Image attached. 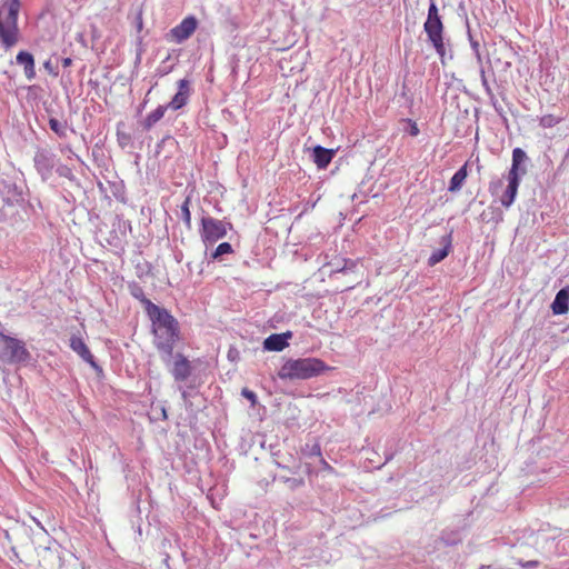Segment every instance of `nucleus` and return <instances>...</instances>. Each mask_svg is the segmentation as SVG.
<instances>
[{"instance_id": "nucleus-2", "label": "nucleus", "mask_w": 569, "mask_h": 569, "mask_svg": "<svg viewBox=\"0 0 569 569\" xmlns=\"http://www.w3.org/2000/svg\"><path fill=\"white\" fill-rule=\"evenodd\" d=\"M21 9L20 0H1L0 2V47L9 51L21 39L18 23Z\"/></svg>"}, {"instance_id": "nucleus-21", "label": "nucleus", "mask_w": 569, "mask_h": 569, "mask_svg": "<svg viewBox=\"0 0 569 569\" xmlns=\"http://www.w3.org/2000/svg\"><path fill=\"white\" fill-rule=\"evenodd\" d=\"M450 249V236L448 237L447 244L445 248L436 250L431 253V256L428 259L429 266H435L442 261L448 254Z\"/></svg>"}, {"instance_id": "nucleus-29", "label": "nucleus", "mask_w": 569, "mask_h": 569, "mask_svg": "<svg viewBox=\"0 0 569 569\" xmlns=\"http://www.w3.org/2000/svg\"><path fill=\"white\" fill-rule=\"evenodd\" d=\"M502 186V182L499 180V181H496V182H491L490 183V187H489V190L491 192L492 196H497L498 194V189Z\"/></svg>"}, {"instance_id": "nucleus-7", "label": "nucleus", "mask_w": 569, "mask_h": 569, "mask_svg": "<svg viewBox=\"0 0 569 569\" xmlns=\"http://www.w3.org/2000/svg\"><path fill=\"white\" fill-rule=\"evenodd\" d=\"M36 552L40 569H61L63 567L62 550L57 542L47 547L40 546L36 549Z\"/></svg>"}, {"instance_id": "nucleus-19", "label": "nucleus", "mask_w": 569, "mask_h": 569, "mask_svg": "<svg viewBox=\"0 0 569 569\" xmlns=\"http://www.w3.org/2000/svg\"><path fill=\"white\" fill-rule=\"evenodd\" d=\"M467 167L468 163H465L450 179L448 188L450 192H457L461 189L462 184L465 183V180L468 177Z\"/></svg>"}, {"instance_id": "nucleus-9", "label": "nucleus", "mask_w": 569, "mask_h": 569, "mask_svg": "<svg viewBox=\"0 0 569 569\" xmlns=\"http://www.w3.org/2000/svg\"><path fill=\"white\" fill-rule=\"evenodd\" d=\"M198 27V20L193 16L186 17L178 26L170 30L171 39L181 43L189 39Z\"/></svg>"}, {"instance_id": "nucleus-27", "label": "nucleus", "mask_w": 569, "mask_h": 569, "mask_svg": "<svg viewBox=\"0 0 569 569\" xmlns=\"http://www.w3.org/2000/svg\"><path fill=\"white\" fill-rule=\"evenodd\" d=\"M241 395L251 402L252 407H254L257 405V402H258L257 395L252 390H250L248 388H243L241 390Z\"/></svg>"}, {"instance_id": "nucleus-26", "label": "nucleus", "mask_w": 569, "mask_h": 569, "mask_svg": "<svg viewBox=\"0 0 569 569\" xmlns=\"http://www.w3.org/2000/svg\"><path fill=\"white\" fill-rule=\"evenodd\" d=\"M233 249L229 242H221L216 250L211 253L212 259H220L223 254H230Z\"/></svg>"}, {"instance_id": "nucleus-31", "label": "nucleus", "mask_w": 569, "mask_h": 569, "mask_svg": "<svg viewBox=\"0 0 569 569\" xmlns=\"http://www.w3.org/2000/svg\"><path fill=\"white\" fill-rule=\"evenodd\" d=\"M481 76H482L483 82H486V76H485V71L483 70H481Z\"/></svg>"}, {"instance_id": "nucleus-11", "label": "nucleus", "mask_w": 569, "mask_h": 569, "mask_svg": "<svg viewBox=\"0 0 569 569\" xmlns=\"http://www.w3.org/2000/svg\"><path fill=\"white\" fill-rule=\"evenodd\" d=\"M292 337L291 331L270 335L263 341V348L269 351H282L288 347V340Z\"/></svg>"}, {"instance_id": "nucleus-4", "label": "nucleus", "mask_w": 569, "mask_h": 569, "mask_svg": "<svg viewBox=\"0 0 569 569\" xmlns=\"http://www.w3.org/2000/svg\"><path fill=\"white\" fill-rule=\"evenodd\" d=\"M425 32L428 36L429 41L432 43L437 53L440 57L446 54V48L443 43V24L439 16L438 8L433 1H431L428 9V17L423 24Z\"/></svg>"}, {"instance_id": "nucleus-1", "label": "nucleus", "mask_w": 569, "mask_h": 569, "mask_svg": "<svg viewBox=\"0 0 569 569\" xmlns=\"http://www.w3.org/2000/svg\"><path fill=\"white\" fill-rule=\"evenodd\" d=\"M151 321L153 342L159 350L171 355L176 342L179 340V322L164 308L149 303L147 312Z\"/></svg>"}, {"instance_id": "nucleus-20", "label": "nucleus", "mask_w": 569, "mask_h": 569, "mask_svg": "<svg viewBox=\"0 0 569 569\" xmlns=\"http://www.w3.org/2000/svg\"><path fill=\"white\" fill-rule=\"evenodd\" d=\"M167 109L168 106H159L152 112H150L144 120L146 128H151L153 124L160 121L163 118Z\"/></svg>"}, {"instance_id": "nucleus-10", "label": "nucleus", "mask_w": 569, "mask_h": 569, "mask_svg": "<svg viewBox=\"0 0 569 569\" xmlns=\"http://www.w3.org/2000/svg\"><path fill=\"white\" fill-rule=\"evenodd\" d=\"M178 92L173 96L171 101L167 104L172 110H179L188 103L191 90L190 82L187 79H181L177 83Z\"/></svg>"}, {"instance_id": "nucleus-14", "label": "nucleus", "mask_w": 569, "mask_h": 569, "mask_svg": "<svg viewBox=\"0 0 569 569\" xmlns=\"http://www.w3.org/2000/svg\"><path fill=\"white\" fill-rule=\"evenodd\" d=\"M16 61L19 66L23 67L24 76L28 80L36 78V63L33 56L28 51H19Z\"/></svg>"}, {"instance_id": "nucleus-16", "label": "nucleus", "mask_w": 569, "mask_h": 569, "mask_svg": "<svg viewBox=\"0 0 569 569\" xmlns=\"http://www.w3.org/2000/svg\"><path fill=\"white\" fill-rule=\"evenodd\" d=\"M335 156L333 149H327L321 146L313 148V162L319 169H326Z\"/></svg>"}, {"instance_id": "nucleus-23", "label": "nucleus", "mask_w": 569, "mask_h": 569, "mask_svg": "<svg viewBox=\"0 0 569 569\" xmlns=\"http://www.w3.org/2000/svg\"><path fill=\"white\" fill-rule=\"evenodd\" d=\"M562 120L561 117L555 114H545L539 118V126L542 128H553Z\"/></svg>"}, {"instance_id": "nucleus-24", "label": "nucleus", "mask_w": 569, "mask_h": 569, "mask_svg": "<svg viewBox=\"0 0 569 569\" xmlns=\"http://www.w3.org/2000/svg\"><path fill=\"white\" fill-rule=\"evenodd\" d=\"M191 199L187 197L181 204V216L187 228H191V212H190Z\"/></svg>"}, {"instance_id": "nucleus-13", "label": "nucleus", "mask_w": 569, "mask_h": 569, "mask_svg": "<svg viewBox=\"0 0 569 569\" xmlns=\"http://www.w3.org/2000/svg\"><path fill=\"white\" fill-rule=\"evenodd\" d=\"M70 348L86 362L96 367L94 357L81 337L72 336L70 338Z\"/></svg>"}, {"instance_id": "nucleus-22", "label": "nucleus", "mask_w": 569, "mask_h": 569, "mask_svg": "<svg viewBox=\"0 0 569 569\" xmlns=\"http://www.w3.org/2000/svg\"><path fill=\"white\" fill-rule=\"evenodd\" d=\"M49 127L60 138H64L67 136V122H61L56 118H50Z\"/></svg>"}, {"instance_id": "nucleus-30", "label": "nucleus", "mask_w": 569, "mask_h": 569, "mask_svg": "<svg viewBox=\"0 0 569 569\" xmlns=\"http://www.w3.org/2000/svg\"><path fill=\"white\" fill-rule=\"evenodd\" d=\"M70 64H71V59H70V58H66V59L63 60V67H68V66H70Z\"/></svg>"}, {"instance_id": "nucleus-5", "label": "nucleus", "mask_w": 569, "mask_h": 569, "mask_svg": "<svg viewBox=\"0 0 569 569\" xmlns=\"http://www.w3.org/2000/svg\"><path fill=\"white\" fill-rule=\"evenodd\" d=\"M30 358L24 343L0 332V360L3 362H24Z\"/></svg>"}, {"instance_id": "nucleus-8", "label": "nucleus", "mask_w": 569, "mask_h": 569, "mask_svg": "<svg viewBox=\"0 0 569 569\" xmlns=\"http://www.w3.org/2000/svg\"><path fill=\"white\" fill-rule=\"evenodd\" d=\"M360 263V259H346L341 258L337 261L329 262L327 266L331 267L330 277L335 273H352L355 276L353 282L347 287V289H352L356 286H359L363 279V272H361L358 268Z\"/></svg>"}, {"instance_id": "nucleus-17", "label": "nucleus", "mask_w": 569, "mask_h": 569, "mask_svg": "<svg viewBox=\"0 0 569 569\" xmlns=\"http://www.w3.org/2000/svg\"><path fill=\"white\" fill-rule=\"evenodd\" d=\"M526 159H527V154H526V152L522 149H520V148L513 149V151H512V163H511V168H510V170L508 172V176L520 178L521 174H525L526 173V169L525 168H520V166H521L522 162H525Z\"/></svg>"}, {"instance_id": "nucleus-6", "label": "nucleus", "mask_w": 569, "mask_h": 569, "mask_svg": "<svg viewBox=\"0 0 569 569\" xmlns=\"http://www.w3.org/2000/svg\"><path fill=\"white\" fill-rule=\"evenodd\" d=\"M232 229L230 222L212 217H203L201 219L200 237L206 246H212L220 239L224 238L228 230Z\"/></svg>"}, {"instance_id": "nucleus-3", "label": "nucleus", "mask_w": 569, "mask_h": 569, "mask_svg": "<svg viewBox=\"0 0 569 569\" xmlns=\"http://www.w3.org/2000/svg\"><path fill=\"white\" fill-rule=\"evenodd\" d=\"M329 367L318 358L288 359L278 371L282 380H306L317 377Z\"/></svg>"}, {"instance_id": "nucleus-18", "label": "nucleus", "mask_w": 569, "mask_h": 569, "mask_svg": "<svg viewBox=\"0 0 569 569\" xmlns=\"http://www.w3.org/2000/svg\"><path fill=\"white\" fill-rule=\"evenodd\" d=\"M552 312L555 315H565L569 310V290L561 289L556 295V298L551 305Z\"/></svg>"}, {"instance_id": "nucleus-15", "label": "nucleus", "mask_w": 569, "mask_h": 569, "mask_svg": "<svg viewBox=\"0 0 569 569\" xmlns=\"http://www.w3.org/2000/svg\"><path fill=\"white\" fill-rule=\"evenodd\" d=\"M177 381H184L191 373L190 361L182 355H177L171 370Z\"/></svg>"}, {"instance_id": "nucleus-28", "label": "nucleus", "mask_w": 569, "mask_h": 569, "mask_svg": "<svg viewBox=\"0 0 569 569\" xmlns=\"http://www.w3.org/2000/svg\"><path fill=\"white\" fill-rule=\"evenodd\" d=\"M405 121L409 124V133H410V136L417 137L419 134V132H420L417 122L411 120V119H406Z\"/></svg>"}, {"instance_id": "nucleus-12", "label": "nucleus", "mask_w": 569, "mask_h": 569, "mask_svg": "<svg viewBox=\"0 0 569 569\" xmlns=\"http://www.w3.org/2000/svg\"><path fill=\"white\" fill-rule=\"evenodd\" d=\"M507 180L508 186L503 193L499 196V201L505 208H509L513 203L520 184V178L507 176Z\"/></svg>"}, {"instance_id": "nucleus-25", "label": "nucleus", "mask_w": 569, "mask_h": 569, "mask_svg": "<svg viewBox=\"0 0 569 569\" xmlns=\"http://www.w3.org/2000/svg\"><path fill=\"white\" fill-rule=\"evenodd\" d=\"M131 295L132 297H134L137 300H139L143 307H144V311L146 313L148 312V306L149 303H153L151 300H149L146 296H144V292H143V289L139 286H134L132 289H131Z\"/></svg>"}]
</instances>
